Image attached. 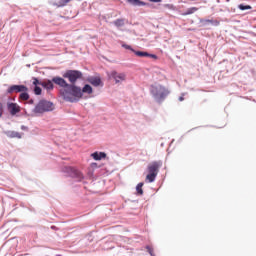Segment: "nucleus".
<instances>
[{
    "label": "nucleus",
    "instance_id": "f8f14e48",
    "mask_svg": "<svg viewBox=\"0 0 256 256\" xmlns=\"http://www.w3.org/2000/svg\"><path fill=\"white\" fill-rule=\"evenodd\" d=\"M130 5H133L134 7H145V5H148L146 2H143L141 0H126Z\"/></svg>",
    "mask_w": 256,
    "mask_h": 256
},
{
    "label": "nucleus",
    "instance_id": "9b49d317",
    "mask_svg": "<svg viewBox=\"0 0 256 256\" xmlns=\"http://www.w3.org/2000/svg\"><path fill=\"white\" fill-rule=\"evenodd\" d=\"M91 157H93L95 161H101V159H105V157H107V154L105 152H94L91 154Z\"/></svg>",
    "mask_w": 256,
    "mask_h": 256
},
{
    "label": "nucleus",
    "instance_id": "c756f323",
    "mask_svg": "<svg viewBox=\"0 0 256 256\" xmlns=\"http://www.w3.org/2000/svg\"><path fill=\"white\" fill-rule=\"evenodd\" d=\"M149 57H152V59H157V55L155 54H149Z\"/></svg>",
    "mask_w": 256,
    "mask_h": 256
},
{
    "label": "nucleus",
    "instance_id": "aec40b11",
    "mask_svg": "<svg viewBox=\"0 0 256 256\" xmlns=\"http://www.w3.org/2000/svg\"><path fill=\"white\" fill-rule=\"evenodd\" d=\"M134 53L137 55V57H149V53L147 52L134 51Z\"/></svg>",
    "mask_w": 256,
    "mask_h": 256
},
{
    "label": "nucleus",
    "instance_id": "393cba45",
    "mask_svg": "<svg viewBox=\"0 0 256 256\" xmlns=\"http://www.w3.org/2000/svg\"><path fill=\"white\" fill-rule=\"evenodd\" d=\"M34 93H35V95H41V87L36 86L34 88Z\"/></svg>",
    "mask_w": 256,
    "mask_h": 256
},
{
    "label": "nucleus",
    "instance_id": "cd10ccee",
    "mask_svg": "<svg viewBox=\"0 0 256 256\" xmlns=\"http://www.w3.org/2000/svg\"><path fill=\"white\" fill-rule=\"evenodd\" d=\"M39 79L33 78V85H39Z\"/></svg>",
    "mask_w": 256,
    "mask_h": 256
},
{
    "label": "nucleus",
    "instance_id": "1a4fd4ad",
    "mask_svg": "<svg viewBox=\"0 0 256 256\" xmlns=\"http://www.w3.org/2000/svg\"><path fill=\"white\" fill-rule=\"evenodd\" d=\"M7 107L11 115H17V113L21 112V107L17 103H8Z\"/></svg>",
    "mask_w": 256,
    "mask_h": 256
},
{
    "label": "nucleus",
    "instance_id": "f3484780",
    "mask_svg": "<svg viewBox=\"0 0 256 256\" xmlns=\"http://www.w3.org/2000/svg\"><path fill=\"white\" fill-rule=\"evenodd\" d=\"M115 27H123L125 25V19L119 18L113 22Z\"/></svg>",
    "mask_w": 256,
    "mask_h": 256
},
{
    "label": "nucleus",
    "instance_id": "4be33fe9",
    "mask_svg": "<svg viewBox=\"0 0 256 256\" xmlns=\"http://www.w3.org/2000/svg\"><path fill=\"white\" fill-rule=\"evenodd\" d=\"M146 249L151 256H155V253L153 252V248L151 246H146Z\"/></svg>",
    "mask_w": 256,
    "mask_h": 256
},
{
    "label": "nucleus",
    "instance_id": "6e6552de",
    "mask_svg": "<svg viewBox=\"0 0 256 256\" xmlns=\"http://www.w3.org/2000/svg\"><path fill=\"white\" fill-rule=\"evenodd\" d=\"M110 77L116 81V83H121V81H125L126 75L125 73H118L117 71H112Z\"/></svg>",
    "mask_w": 256,
    "mask_h": 256
},
{
    "label": "nucleus",
    "instance_id": "0eeeda50",
    "mask_svg": "<svg viewBox=\"0 0 256 256\" xmlns=\"http://www.w3.org/2000/svg\"><path fill=\"white\" fill-rule=\"evenodd\" d=\"M52 83H55V85L62 87V89H67L70 85L65 79L59 76L52 78Z\"/></svg>",
    "mask_w": 256,
    "mask_h": 256
},
{
    "label": "nucleus",
    "instance_id": "39448f33",
    "mask_svg": "<svg viewBox=\"0 0 256 256\" xmlns=\"http://www.w3.org/2000/svg\"><path fill=\"white\" fill-rule=\"evenodd\" d=\"M48 111H53V103L45 100L40 101L34 108V113H47Z\"/></svg>",
    "mask_w": 256,
    "mask_h": 256
},
{
    "label": "nucleus",
    "instance_id": "c85d7f7f",
    "mask_svg": "<svg viewBox=\"0 0 256 256\" xmlns=\"http://www.w3.org/2000/svg\"><path fill=\"white\" fill-rule=\"evenodd\" d=\"M14 137H18V139H21V134H19V132H16V133L14 134Z\"/></svg>",
    "mask_w": 256,
    "mask_h": 256
},
{
    "label": "nucleus",
    "instance_id": "4468645a",
    "mask_svg": "<svg viewBox=\"0 0 256 256\" xmlns=\"http://www.w3.org/2000/svg\"><path fill=\"white\" fill-rule=\"evenodd\" d=\"M201 23H203V25H207L208 23H210L211 25H214L215 27L219 26V20H213V19H204L201 20Z\"/></svg>",
    "mask_w": 256,
    "mask_h": 256
},
{
    "label": "nucleus",
    "instance_id": "a878e982",
    "mask_svg": "<svg viewBox=\"0 0 256 256\" xmlns=\"http://www.w3.org/2000/svg\"><path fill=\"white\" fill-rule=\"evenodd\" d=\"M122 47L124 49H128L129 51H132L133 53H135V50L131 48V46L127 45V44H122Z\"/></svg>",
    "mask_w": 256,
    "mask_h": 256
},
{
    "label": "nucleus",
    "instance_id": "f257e3e1",
    "mask_svg": "<svg viewBox=\"0 0 256 256\" xmlns=\"http://www.w3.org/2000/svg\"><path fill=\"white\" fill-rule=\"evenodd\" d=\"M60 93L63 99L70 103H76V101H79V99L83 97L81 87L76 86L75 84H69V86L66 89H62Z\"/></svg>",
    "mask_w": 256,
    "mask_h": 256
},
{
    "label": "nucleus",
    "instance_id": "7c9ffc66",
    "mask_svg": "<svg viewBox=\"0 0 256 256\" xmlns=\"http://www.w3.org/2000/svg\"><path fill=\"white\" fill-rule=\"evenodd\" d=\"M151 3H161V0H150Z\"/></svg>",
    "mask_w": 256,
    "mask_h": 256
},
{
    "label": "nucleus",
    "instance_id": "412c9836",
    "mask_svg": "<svg viewBox=\"0 0 256 256\" xmlns=\"http://www.w3.org/2000/svg\"><path fill=\"white\" fill-rule=\"evenodd\" d=\"M238 9H240V11H247L249 9H251V6L250 5H243V4H240L238 6Z\"/></svg>",
    "mask_w": 256,
    "mask_h": 256
},
{
    "label": "nucleus",
    "instance_id": "2f4dec72",
    "mask_svg": "<svg viewBox=\"0 0 256 256\" xmlns=\"http://www.w3.org/2000/svg\"><path fill=\"white\" fill-rule=\"evenodd\" d=\"M22 131H27V126H21Z\"/></svg>",
    "mask_w": 256,
    "mask_h": 256
},
{
    "label": "nucleus",
    "instance_id": "2eb2a0df",
    "mask_svg": "<svg viewBox=\"0 0 256 256\" xmlns=\"http://www.w3.org/2000/svg\"><path fill=\"white\" fill-rule=\"evenodd\" d=\"M197 11H199V8L191 7V8H188L184 13H182V15L184 17L187 16V15H193V13H197Z\"/></svg>",
    "mask_w": 256,
    "mask_h": 256
},
{
    "label": "nucleus",
    "instance_id": "20e7f679",
    "mask_svg": "<svg viewBox=\"0 0 256 256\" xmlns=\"http://www.w3.org/2000/svg\"><path fill=\"white\" fill-rule=\"evenodd\" d=\"M64 79H68L71 83L70 85H75L78 79H83V73L79 70H67L63 74Z\"/></svg>",
    "mask_w": 256,
    "mask_h": 256
},
{
    "label": "nucleus",
    "instance_id": "bb28decb",
    "mask_svg": "<svg viewBox=\"0 0 256 256\" xmlns=\"http://www.w3.org/2000/svg\"><path fill=\"white\" fill-rule=\"evenodd\" d=\"M3 117V104L0 102V118Z\"/></svg>",
    "mask_w": 256,
    "mask_h": 256
},
{
    "label": "nucleus",
    "instance_id": "7ed1b4c3",
    "mask_svg": "<svg viewBox=\"0 0 256 256\" xmlns=\"http://www.w3.org/2000/svg\"><path fill=\"white\" fill-rule=\"evenodd\" d=\"M161 165H163L161 161H154L148 165L149 174L146 176V181H148V183H153V181H155L159 174V169H161Z\"/></svg>",
    "mask_w": 256,
    "mask_h": 256
},
{
    "label": "nucleus",
    "instance_id": "dca6fc26",
    "mask_svg": "<svg viewBox=\"0 0 256 256\" xmlns=\"http://www.w3.org/2000/svg\"><path fill=\"white\" fill-rule=\"evenodd\" d=\"M82 94L83 93H87V95H91V93H93V87H91V85L86 84L84 85V87L81 89Z\"/></svg>",
    "mask_w": 256,
    "mask_h": 256
},
{
    "label": "nucleus",
    "instance_id": "9d476101",
    "mask_svg": "<svg viewBox=\"0 0 256 256\" xmlns=\"http://www.w3.org/2000/svg\"><path fill=\"white\" fill-rule=\"evenodd\" d=\"M87 81L90 85H93V87H99V85H102L103 83L100 77H90Z\"/></svg>",
    "mask_w": 256,
    "mask_h": 256
},
{
    "label": "nucleus",
    "instance_id": "b1692460",
    "mask_svg": "<svg viewBox=\"0 0 256 256\" xmlns=\"http://www.w3.org/2000/svg\"><path fill=\"white\" fill-rule=\"evenodd\" d=\"M71 0H60V7H65L67 3H70Z\"/></svg>",
    "mask_w": 256,
    "mask_h": 256
},
{
    "label": "nucleus",
    "instance_id": "5701e85b",
    "mask_svg": "<svg viewBox=\"0 0 256 256\" xmlns=\"http://www.w3.org/2000/svg\"><path fill=\"white\" fill-rule=\"evenodd\" d=\"M164 7H165L166 9H170V10H172V11H175V6H174L173 4H165Z\"/></svg>",
    "mask_w": 256,
    "mask_h": 256
},
{
    "label": "nucleus",
    "instance_id": "6ab92c4d",
    "mask_svg": "<svg viewBox=\"0 0 256 256\" xmlns=\"http://www.w3.org/2000/svg\"><path fill=\"white\" fill-rule=\"evenodd\" d=\"M136 191H137L138 195H143V182H140V183L136 186Z\"/></svg>",
    "mask_w": 256,
    "mask_h": 256
},
{
    "label": "nucleus",
    "instance_id": "423d86ee",
    "mask_svg": "<svg viewBox=\"0 0 256 256\" xmlns=\"http://www.w3.org/2000/svg\"><path fill=\"white\" fill-rule=\"evenodd\" d=\"M25 91H29V88L25 85H12L7 89V93L10 95L13 93H23Z\"/></svg>",
    "mask_w": 256,
    "mask_h": 256
},
{
    "label": "nucleus",
    "instance_id": "a211bd4d",
    "mask_svg": "<svg viewBox=\"0 0 256 256\" xmlns=\"http://www.w3.org/2000/svg\"><path fill=\"white\" fill-rule=\"evenodd\" d=\"M19 100L20 101H29V93H27V91L21 92V94L19 96Z\"/></svg>",
    "mask_w": 256,
    "mask_h": 256
},
{
    "label": "nucleus",
    "instance_id": "ddd939ff",
    "mask_svg": "<svg viewBox=\"0 0 256 256\" xmlns=\"http://www.w3.org/2000/svg\"><path fill=\"white\" fill-rule=\"evenodd\" d=\"M40 85H42V87H44V89H48V91L53 90V82L51 80H47L44 82H41Z\"/></svg>",
    "mask_w": 256,
    "mask_h": 256
},
{
    "label": "nucleus",
    "instance_id": "f03ea898",
    "mask_svg": "<svg viewBox=\"0 0 256 256\" xmlns=\"http://www.w3.org/2000/svg\"><path fill=\"white\" fill-rule=\"evenodd\" d=\"M150 93L158 103H163L169 95V90L165 86L155 85L151 87Z\"/></svg>",
    "mask_w": 256,
    "mask_h": 256
},
{
    "label": "nucleus",
    "instance_id": "473e14b6",
    "mask_svg": "<svg viewBox=\"0 0 256 256\" xmlns=\"http://www.w3.org/2000/svg\"><path fill=\"white\" fill-rule=\"evenodd\" d=\"M179 101H185V98L183 96H180Z\"/></svg>",
    "mask_w": 256,
    "mask_h": 256
}]
</instances>
